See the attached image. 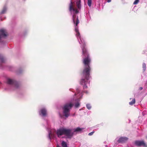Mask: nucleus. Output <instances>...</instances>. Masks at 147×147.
Segmentation results:
<instances>
[{
    "label": "nucleus",
    "mask_w": 147,
    "mask_h": 147,
    "mask_svg": "<svg viewBox=\"0 0 147 147\" xmlns=\"http://www.w3.org/2000/svg\"><path fill=\"white\" fill-rule=\"evenodd\" d=\"M80 38V42H79L81 44H83L82 48L83 56V63L84 65V68L81 74L82 78L80 81V84L82 85L84 89H86L88 88L86 86L88 83V80L90 78V73L91 70L90 67V63L91 59L90 54L87 50L85 48V44L84 42Z\"/></svg>",
    "instance_id": "nucleus-1"
},
{
    "label": "nucleus",
    "mask_w": 147,
    "mask_h": 147,
    "mask_svg": "<svg viewBox=\"0 0 147 147\" xmlns=\"http://www.w3.org/2000/svg\"><path fill=\"white\" fill-rule=\"evenodd\" d=\"M69 10L70 12L73 11V16L72 19L74 23L75 24L76 26H77L78 24L80 22L79 20L78 19V17L77 16L76 22H75V19L76 17V14L78 13L79 10L75 7L74 5L73 4V3L71 0L70 1V3L69 5Z\"/></svg>",
    "instance_id": "nucleus-2"
},
{
    "label": "nucleus",
    "mask_w": 147,
    "mask_h": 147,
    "mask_svg": "<svg viewBox=\"0 0 147 147\" xmlns=\"http://www.w3.org/2000/svg\"><path fill=\"white\" fill-rule=\"evenodd\" d=\"M73 134L71 129L63 128L58 129L56 132V134L58 137L64 135L69 138H71L73 136Z\"/></svg>",
    "instance_id": "nucleus-3"
},
{
    "label": "nucleus",
    "mask_w": 147,
    "mask_h": 147,
    "mask_svg": "<svg viewBox=\"0 0 147 147\" xmlns=\"http://www.w3.org/2000/svg\"><path fill=\"white\" fill-rule=\"evenodd\" d=\"M73 105L71 103L65 104L63 108V113L64 116L67 118L70 115V109L72 107Z\"/></svg>",
    "instance_id": "nucleus-4"
},
{
    "label": "nucleus",
    "mask_w": 147,
    "mask_h": 147,
    "mask_svg": "<svg viewBox=\"0 0 147 147\" xmlns=\"http://www.w3.org/2000/svg\"><path fill=\"white\" fill-rule=\"evenodd\" d=\"M135 144L138 146H143L146 147L147 145L143 141L137 140L135 142Z\"/></svg>",
    "instance_id": "nucleus-5"
},
{
    "label": "nucleus",
    "mask_w": 147,
    "mask_h": 147,
    "mask_svg": "<svg viewBox=\"0 0 147 147\" xmlns=\"http://www.w3.org/2000/svg\"><path fill=\"white\" fill-rule=\"evenodd\" d=\"M128 140V138L125 137H121L118 140L119 143H123L125 142Z\"/></svg>",
    "instance_id": "nucleus-6"
},
{
    "label": "nucleus",
    "mask_w": 147,
    "mask_h": 147,
    "mask_svg": "<svg viewBox=\"0 0 147 147\" xmlns=\"http://www.w3.org/2000/svg\"><path fill=\"white\" fill-rule=\"evenodd\" d=\"M0 35L1 36H6L7 35L6 32L5 30L2 29L0 30Z\"/></svg>",
    "instance_id": "nucleus-7"
},
{
    "label": "nucleus",
    "mask_w": 147,
    "mask_h": 147,
    "mask_svg": "<svg viewBox=\"0 0 147 147\" xmlns=\"http://www.w3.org/2000/svg\"><path fill=\"white\" fill-rule=\"evenodd\" d=\"M76 5L77 7V8L78 9V10H79L81 8V0L77 1L76 2Z\"/></svg>",
    "instance_id": "nucleus-8"
},
{
    "label": "nucleus",
    "mask_w": 147,
    "mask_h": 147,
    "mask_svg": "<svg viewBox=\"0 0 147 147\" xmlns=\"http://www.w3.org/2000/svg\"><path fill=\"white\" fill-rule=\"evenodd\" d=\"M16 82L13 80L9 79L7 80V83L9 84H16Z\"/></svg>",
    "instance_id": "nucleus-9"
},
{
    "label": "nucleus",
    "mask_w": 147,
    "mask_h": 147,
    "mask_svg": "<svg viewBox=\"0 0 147 147\" xmlns=\"http://www.w3.org/2000/svg\"><path fill=\"white\" fill-rule=\"evenodd\" d=\"M40 112L41 113L43 116H45L47 114V111L46 109H41Z\"/></svg>",
    "instance_id": "nucleus-10"
},
{
    "label": "nucleus",
    "mask_w": 147,
    "mask_h": 147,
    "mask_svg": "<svg viewBox=\"0 0 147 147\" xmlns=\"http://www.w3.org/2000/svg\"><path fill=\"white\" fill-rule=\"evenodd\" d=\"M6 11V7H4L1 11L0 13V14L1 15L2 14H3L5 13Z\"/></svg>",
    "instance_id": "nucleus-11"
},
{
    "label": "nucleus",
    "mask_w": 147,
    "mask_h": 147,
    "mask_svg": "<svg viewBox=\"0 0 147 147\" xmlns=\"http://www.w3.org/2000/svg\"><path fill=\"white\" fill-rule=\"evenodd\" d=\"M61 145L63 147H67L66 143L64 141H62L61 143Z\"/></svg>",
    "instance_id": "nucleus-12"
},
{
    "label": "nucleus",
    "mask_w": 147,
    "mask_h": 147,
    "mask_svg": "<svg viewBox=\"0 0 147 147\" xmlns=\"http://www.w3.org/2000/svg\"><path fill=\"white\" fill-rule=\"evenodd\" d=\"M135 103V99H132V101L129 102V104L130 105H132Z\"/></svg>",
    "instance_id": "nucleus-13"
},
{
    "label": "nucleus",
    "mask_w": 147,
    "mask_h": 147,
    "mask_svg": "<svg viewBox=\"0 0 147 147\" xmlns=\"http://www.w3.org/2000/svg\"><path fill=\"white\" fill-rule=\"evenodd\" d=\"M82 129L80 127H77L76 129L74 130V132L76 131H82Z\"/></svg>",
    "instance_id": "nucleus-14"
},
{
    "label": "nucleus",
    "mask_w": 147,
    "mask_h": 147,
    "mask_svg": "<svg viewBox=\"0 0 147 147\" xmlns=\"http://www.w3.org/2000/svg\"><path fill=\"white\" fill-rule=\"evenodd\" d=\"M92 0H88V4L89 7H90L91 5Z\"/></svg>",
    "instance_id": "nucleus-15"
},
{
    "label": "nucleus",
    "mask_w": 147,
    "mask_h": 147,
    "mask_svg": "<svg viewBox=\"0 0 147 147\" xmlns=\"http://www.w3.org/2000/svg\"><path fill=\"white\" fill-rule=\"evenodd\" d=\"M142 67L144 71H145L146 69V65L145 63H143L142 64Z\"/></svg>",
    "instance_id": "nucleus-16"
},
{
    "label": "nucleus",
    "mask_w": 147,
    "mask_h": 147,
    "mask_svg": "<svg viewBox=\"0 0 147 147\" xmlns=\"http://www.w3.org/2000/svg\"><path fill=\"white\" fill-rule=\"evenodd\" d=\"M76 36L77 37H79L80 38V34L79 32H76Z\"/></svg>",
    "instance_id": "nucleus-17"
},
{
    "label": "nucleus",
    "mask_w": 147,
    "mask_h": 147,
    "mask_svg": "<svg viewBox=\"0 0 147 147\" xmlns=\"http://www.w3.org/2000/svg\"><path fill=\"white\" fill-rule=\"evenodd\" d=\"M86 107L88 109H90L91 108V106L90 104H88L86 105Z\"/></svg>",
    "instance_id": "nucleus-18"
},
{
    "label": "nucleus",
    "mask_w": 147,
    "mask_h": 147,
    "mask_svg": "<svg viewBox=\"0 0 147 147\" xmlns=\"http://www.w3.org/2000/svg\"><path fill=\"white\" fill-rule=\"evenodd\" d=\"M80 105V103L78 102L76 103L75 104V107L76 108L78 107Z\"/></svg>",
    "instance_id": "nucleus-19"
},
{
    "label": "nucleus",
    "mask_w": 147,
    "mask_h": 147,
    "mask_svg": "<svg viewBox=\"0 0 147 147\" xmlns=\"http://www.w3.org/2000/svg\"><path fill=\"white\" fill-rule=\"evenodd\" d=\"M139 2V0H136L134 2L133 4L135 5H136Z\"/></svg>",
    "instance_id": "nucleus-20"
},
{
    "label": "nucleus",
    "mask_w": 147,
    "mask_h": 147,
    "mask_svg": "<svg viewBox=\"0 0 147 147\" xmlns=\"http://www.w3.org/2000/svg\"><path fill=\"white\" fill-rule=\"evenodd\" d=\"M52 134L51 132L50 131L49 133V137L50 139H51V137L52 136Z\"/></svg>",
    "instance_id": "nucleus-21"
},
{
    "label": "nucleus",
    "mask_w": 147,
    "mask_h": 147,
    "mask_svg": "<svg viewBox=\"0 0 147 147\" xmlns=\"http://www.w3.org/2000/svg\"><path fill=\"white\" fill-rule=\"evenodd\" d=\"M75 31L76 32H79V30H78V28L77 27H76L75 28Z\"/></svg>",
    "instance_id": "nucleus-22"
},
{
    "label": "nucleus",
    "mask_w": 147,
    "mask_h": 147,
    "mask_svg": "<svg viewBox=\"0 0 147 147\" xmlns=\"http://www.w3.org/2000/svg\"><path fill=\"white\" fill-rule=\"evenodd\" d=\"M94 133V131H92V132L88 134V135L89 136H91L93 134V133Z\"/></svg>",
    "instance_id": "nucleus-23"
},
{
    "label": "nucleus",
    "mask_w": 147,
    "mask_h": 147,
    "mask_svg": "<svg viewBox=\"0 0 147 147\" xmlns=\"http://www.w3.org/2000/svg\"><path fill=\"white\" fill-rule=\"evenodd\" d=\"M111 0H107V2L109 3L111 1Z\"/></svg>",
    "instance_id": "nucleus-24"
},
{
    "label": "nucleus",
    "mask_w": 147,
    "mask_h": 147,
    "mask_svg": "<svg viewBox=\"0 0 147 147\" xmlns=\"http://www.w3.org/2000/svg\"><path fill=\"white\" fill-rule=\"evenodd\" d=\"M15 86L17 88H18L19 86H18V85L17 84H16Z\"/></svg>",
    "instance_id": "nucleus-25"
},
{
    "label": "nucleus",
    "mask_w": 147,
    "mask_h": 147,
    "mask_svg": "<svg viewBox=\"0 0 147 147\" xmlns=\"http://www.w3.org/2000/svg\"><path fill=\"white\" fill-rule=\"evenodd\" d=\"M142 89H143V88H142V87H140V90H142Z\"/></svg>",
    "instance_id": "nucleus-26"
},
{
    "label": "nucleus",
    "mask_w": 147,
    "mask_h": 147,
    "mask_svg": "<svg viewBox=\"0 0 147 147\" xmlns=\"http://www.w3.org/2000/svg\"><path fill=\"white\" fill-rule=\"evenodd\" d=\"M2 59V57H1V55H0V59Z\"/></svg>",
    "instance_id": "nucleus-27"
},
{
    "label": "nucleus",
    "mask_w": 147,
    "mask_h": 147,
    "mask_svg": "<svg viewBox=\"0 0 147 147\" xmlns=\"http://www.w3.org/2000/svg\"><path fill=\"white\" fill-rule=\"evenodd\" d=\"M57 147H60L59 146V145H57Z\"/></svg>",
    "instance_id": "nucleus-28"
},
{
    "label": "nucleus",
    "mask_w": 147,
    "mask_h": 147,
    "mask_svg": "<svg viewBox=\"0 0 147 147\" xmlns=\"http://www.w3.org/2000/svg\"><path fill=\"white\" fill-rule=\"evenodd\" d=\"M1 35H0V40H1Z\"/></svg>",
    "instance_id": "nucleus-29"
},
{
    "label": "nucleus",
    "mask_w": 147,
    "mask_h": 147,
    "mask_svg": "<svg viewBox=\"0 0 147 147\" xmlns=\"http://www.w3.org/2000/svg\"><path fill=\"white\" fill-rule=\"evenodd\" d=\"M146 138H147V136L146 137Z\"/></svg>",
    "instance_id": "nucleus-30"
},
{
    "label": "nucleus",
    "mask_w": 147,
    "mask_h": 147,
    "mask_svg": "<svg viewBox=\"0 0 147 147\" xmlns=\"http://www.w3.org/2000/svg\"><path fill=\"white\" fill-rule=\"evenodd\" d=\"M71 1H72V0H71Z\"/></svg>",
    "instance_id": "nucleus-31"
}]
</instances>
